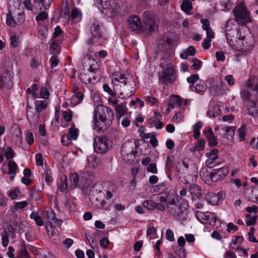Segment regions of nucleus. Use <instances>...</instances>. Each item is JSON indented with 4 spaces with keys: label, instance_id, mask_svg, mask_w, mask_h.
Here are the masks:
<instances>
[{
    "label": "nucleus",
    "instance_id": "10",
    "mask_svg": "<svg viewBox=\"0 0 258 258\" xmlns=\"http://www.w3.org/2000/svg\"><path fill=\"white\" fill-rule=\"evenodd\" d=\"M143 24L145 28L151 32L154 31L158 27V22L154 16L148 12H145L143 14Z\"/></svg>",
    "mask_w": 258,
    "mask_h": 258
},
{
    "label": "nucleus",
    "instance_id": "5",
    "mask_svg": "<svg viewBox=\"0 0 258 258\" xmlns=\"http://www.w3.org/2000/svg\"><path fill=\"white\" fill-rule=\"evenodd\" d=\"M235 45H230L233 49L239 51H246L250 49L253 45L254 39L252 37H242L237 39V37L234 38Z\"/></svg>",
    "mask_w": 258,
    "mask_h": 258
},
{
    "label": "nucleus",
    "instance_id": "37",
    "mask_svg": "<svg viewBox=\"0 0 258 258\" xmlns=\"http://www.w3.org/2000/svg\"><path fill=\"white\" fill-rule=\"evenodd\" d=\"M50 51L51 54H58L60 52V48L58 44L55 42H52L50 44Z\"/></svg>",
    "mask_w": 258,
    "mask_h": 258
},
{
    "label": "nucleus",
    "instance_id": "14",
    "mask_svg": "<svg viewBox=\"0 0 258 258\" xmlns=\"http://www.w3.org/2000/svg\"><path fill=\"white\" fill-rule=\"evenodd\" d=\"M191 196L192 200H200L203 195V190L201 186L197 184L189 185L188 189Z\"/></svg>",
    "mask_w": 258,
    "mask_h": 258
},
{
    "label": "nucleus",
    "instance_id": "6",
    "mask_svg": "<svg viewBox=\"0 0 258 258\" xmlns=\"http://www.w3.org/2000/svg\"><path fill=\"white\" fill-rule=\"evenodd\" d=\"M90 31L91 36L87 40V43L89 45L96 42L101 37V27L97 20L94 19L91 21Z\"/></svg>",
    "mask_w": 258,
    "mask_h": 258
},
{
    "label": "nucleus",
    "instance_id": "17",
    "mask_svg": "<svg viewBox=\"0 0 258 258\" xmlns=\"http://www.w3.org/2000/svg\"><path fill=\"white\" fill-rule=\"evenodd\" d=\"M46 218L51 227H59L62 223V220L57 219L55 214L53 211H46Z\"/></svg>",
    "mask_w": 258,
    "mask_h": 258
},
{
    "label": "nucleus",
    "instance_id": "60",
    "mask_svg": "<svg viewBox=\"0 0 258 258\" xmlns=\"http://www.w3.org/2000/svg\"><path fill=\"white\" fill-rule=\"evenodd\" d=\"M166 166L167 167V172H170L172 168L173 167V163L170 156H167L166 161Z\"/></svg>",
    "mask_w": 258,
    "mask_h": 258
},
{
    "label": "nucleus",
    "instance_id": "34",
    "mask_svg": "<svg viewBox=\"0 0 258 258\" xmlns=\"http://www.w3.org/2000/svg\"><path fill=\"white\" fill-rule=\"evenodd\" d=\"M97 2L99 1V3L95 4L97 7L100 9V6L101 5L103 10H106L107 9H108L109 7V4L111 3V2H112L113 0H96Z\"/></svg>",
    "mask_w": 258,
    "mask_h": 258
},
{
    "label": "nucleus",
    "instance_id": "50",
    "mask_svg": "<svg viewBox=\"0 0 258 258\" xmlns=\"http://www.w3.org/2000/svg\"><path fill=\"white\" fill-rule=\"evenodd\" d=\"M28 205V203L27 201H23L16 202L15 203L16 209H22L26 207Z\"/></svg>",
    "mask_w": 258,
    "mask_h": 258
},
{
    "label": "nucleus",
    "instance_id": "39",
    "mask_svg": "<svg viewBox=\"0 0 258 258\" xmlns=\"http://www.w3.org/2000/svg\"><path fill=\"white\" fill-rule=\"evenodd\" d=\"M9 174H13L16 173L17 168V165L13 160H10L8 163Z\"/></svg>",
    "mask_w": 258,
    "mask_h": 258
},
{
    "label": "nucleus",
    "instance_id": "35",
    "mask_svg": "<svg viewBox=\"0 0 258 258\" xmlns=\"http://www.w3.org/2000/svg\"><path fill=\"white\" fill-rule=\"evenodd\" d=\"M143 206L145 208L152 210L156 209L157 203L151 200H146L143 202Z\"/></svg>",
    "mask_w": 258,
    "mask_h": 258
},
{
    "label": "nucleus",
    "instance_id": "11",
    "mask_svg": "<svg viewBox=\"0 0 258 258\" xmlns=\"http://www.w3.org/2000/svg\"><path fill=\"white\" fill-rule=\"evenodd\" d=\"M128 28L137 33L142 31L143 25L140 18L137 15H131L127 20Z\"/></svg>",
    "mask_w": 258,
    "mask_h": 258
},
{
    "label": "nucleus",
    "instance_id": "63",
    "mask_svg": "<svg viewBox=\"0 0 258 258\" xmlns=\"http://www.w3.org/2000/svg\"><path fill=\"white\" fill-rule=\"evenodd\" d=\"M43 176L45 178V181L48 184H50L52 181L53 179H52V177L51 176L50 173H49V171H48V170L44 172Z\"/></svg>",
    "mask_w": 258,
    "mask_h": 258
},
{
    "label": "nucleus",
    "instance_id": "3",
    "mask_svg": "<svg viewBox=\"0 0 258 258\" xmlns=\"http://www.w3.org/2000/svg\"><path fill=\"white\" fill-rule=\"evenodd\" d=\"M94 116L95 118L98 116L100 120L111 122L114 119V115L113 110L109 107L98 105L95 109Z\"/></svg>",
    "mask_w": 258,
    "mask_h": 258
},
{
    "label": "nucleus",
    "instance_id": "61",
    "mask_svg": "<svg viewBox=\"0 0 258 258\" xmlns=\"http://www.w3.org/2000/svg\"><path fill=\"white\" fill-rule=\"evenodd\" d=\"M50 61L51 62V68H53L55 67L58 63L57 57L56 55H53L50 57Z\"/></svg>",
    "mask_w": 258,
    "mask_h": 258
},
{
    "label": "nucleus",
    "instance_id": "54",
    "mask_svg": "<svg viewBox=\"0 0 258 258\" xmlns=\"http://www.w3.org/2000/svg\"><path fill=\"white\" fill-rule=\"evenodd\" d=\"M201 22L203 24V28L204 30L206 31L207 30L211 29L210 26V21L208 19H202L201 20Z\"/></svg>",
    "mask_w": 258,
    "mask_h": 258
},
{
    "label": "nucleus",
    "instance_id": "27",
    "mask_svg": "<svg viewBox=\"0 0 258 258\" xmlns=\"http://www.w3.org/2000/svg\"><path fill=\"white\" fill-rule=\"evenodd\" d=\"M60 16L67 19L70 18V8L69 5L68 3L62 4L61 9Z\"/></svg>",
    "mask_w": 258,
    "mask_h": 258
},
{
    "label": "nucleus",
    "instance_id": "4",
    "mask_svg": "<svg viewBox=\"0 0 258 258\" xmlns=\"http://www.w3.org/2000/svg\"><path fill=\"white\" fill-rule=\"evenodd\" d=\"M240 94L244 100H249L246 105L248 114L253 117L256 116L258 115V106L257 105L256 101L251 100L252 94L249 91L248 89H243L241 91Z\"/></svg>",
    "mask_w": 258,
    "mask_h": 258
},
{
    "label": "nucleus",
    "instance_id": "49",
    "mask_svg": "<svg viewBox=\"0 0 258 258\" xmlns=\"http://www.w3.org/2000/svg\"><path fill=\"white\" fill-rule=\"evenodd\" d=\"M15 153L10 147H8L5 152V155L7 159H10L14 157Z\"/></svg>",
    "mask_w": 258,
    "mask_h": 258
},
{
    "label": "nucleus",
    "instance_id": "22",
    "mask_svg": "<svg viewBox=\"0 0 258 258\" xmlns=\"http://www.w3.org/2000/svg\"><path fill=\"white\" fill-rule=\"evenodd\" d=\"M17 258H30L25 244H22L17 254Z\"/></svg>",
    "mask_w": 258,
    "mask_h": 258
},
{
    "label": "nucleus",
    "instance_id": "24",
    "mask_svg": "<svg viewBox=\"0 0 258 258\" xmlns=\"http://www.w3.org/2000/svg\"><path fill=\"white\" fill-rule=\"evenodd\" d=\"M107 121H104L103 120L98 121L97 117H95L93 116V122L94 129L97 132L103 131V127L106 124Z\"/></svg>",
    "mask_w": 258,
    "mask_h": 258
},
{
    "label": "nucleus",
    "instance_id": "7",
    "mask_svg": "<svg viewBox=\"0 0 258 258\" xmlns=\"http://www.w3.org/2000/svg\"><path fill=\"white\" fill-rule=\"evenodd\" d=\"M109 141L106 138L97 137L94 142V151L99 154L106 153L111 147Z\"/></svg>",
    "mask_w": 258,
    "mask_h": 258
},
{
    "label": "nucleus",
    "instance_id": "21",
    "mask_svg": "<svg viewBox=\"0 0 258 258\" xmlns=\"http://www.w3.org/2000/svg\"><path fill=\"white\" fill-rule=\"evenodd\" d=\"M7 74L8 77V82L7 83L5 82V81L7 80V77L0 76V88H3L6 84H7V86L9 88H11L13 86L12 79L13 78V76L9 72H7Z\"/></svg>",
    "mask_w": 258,
    "mask_h": 258
},
{
    "label": "nucleus",
    "instance_id": "15",
    "mask_svg": "<svg viewBox=\"0 0 258 258\" xmlns=\"http://www.w3.org/2000/svg\"><path fill=\"white\" fill-rule=\"evenodd\" d=\"M166 207L170 214L173 216H179L182 213L181 207L175 204L174 199H172L171 201L167 202Z\"/></svg>",
    "mask_w": 258,
    "mask_h": 258
},
{
    "label": "nucleus",
    "instance_id": "9",
    "mask_svg": "<svg viewBox=\"0 0 258 258\" xmlns=\"http://www.w3.org/2000/svg\"><path fill=\"white\" fill-rule=\"evenodd\" d=\"M236 21V19H231L228 20L225 24V29L226 37L230 45H235L234 37L233 34L236 33V30L234 29V23Z\"/></svg>",
    "mask_w": 258,
    "mask_h": 258
},
{
    "label": "nucleus",
    "instance_id": "2",
    "mask_svg": "<svg viewBox=\"0 0 258 258\" xmlns=\"http://www.w3.org/2000/svg\"><path fill=\"white\" fill-rule=\"evenodd\" d=\"M228 170L227 166L215 168L212 171H208L207 168H202L200 171V175L207 183L211 184L212 182L223 178L227 174Z\"/></svg>",
    "mask_w": 258,
    "mask_h": 258
},
{
    "label": "nucleus",
    "instance_id": "13",
    "mask_svg": "<svg viewBox=\"0 0 258 258\" xmlns=\"http://www.w3.org/2000/svg\"><path fill=\"white\" fill-rule=\"evenodd\" d=\"M162 116L158 111H155L154 116L150 118L148 120V123L151 125L155 126L157 130L161 129L163 126V122L161 121Z\"/></svg>",
    "mask_w": 258,
    "mask_h": 258
},
{
    "label": "nucleus",
    "instance_id": "51",
    "mask_svg": "<svg viewBox=\"0 0 258 258\" xmlns=\"http://www.w3.org/2000/svg\"><path fill=\"white\" fill-rule=\"evenodd\" d=\"M199 79L198 74H194L187 78V81L188 83L192 84V85Z\"/></svg>",
    "mask_w": 258,
    "mask_h": 258
},
{
    "label": "nucleus",
    "instance_id": "29",
    "mask_svg": "<svg viewBox=\"0 0 258 258\" xmlns=\"http://www.w3.org/2000/svg\"><path fill=\"white\" fill-rule=\"evenodd\" d=\"M246 126L245 124H242L237 130V134L239 142H243L245 140Z\"/></svg>",
    "mask_w": 258,
    "mask_h": 258
},
{
    "label": "nucleus",
    "instance_id": "43",
    "mask_svg": "<svg viewBox=\"0 0 258 258\" xmlns=\"http://www.w3.org/2000/svg\"><path fill=\"white\" fill-rule=\"evenodd\" d=\"M205 141L204 139H199L195 143V148L198 151H202L204 149Z\"/></svg>",
    "mask_w": 258,
    "mask_h": 258
},
{
    "label": "nucleus",
    "instance_id": "28",
    "mask_svg": "<svg viewBox=\"0 0 258 258\" xmlns=\"http://www.w3.org/2000/svg\"><path fill=\"white\" fill-rule=\"evenodd\" d=\"M70 180L71 181V184L70 185L71 189H75L78 185L79 180V176L78 173H71L70 176Z\"/></svg>",
    "mask_w": 258,
    "mask_h": 258
},
{
    "label": "nucleus",
    "instance_id": "25",
    "mask_svg": "<svg viewBox=\"0 0 258 258\" xmlns=\"http://www.w3.org/2000/svg\"><path fill=\"white\" fill-rule=\"evenodd\" d=\"M115 110L117 114L121 117L127 112V109L124 103H120L115 106Z\"/></svg>",
    "mask_w": 258,
    "mask_h": 258
},
{
    "label": "nucleus",
    "instance_id": "16",
    "mask_svg": "<svg viewBox=\"0 0 258 258\" xmlns=\"http://www.w3.org/2000/svg\"><path fill=\"white\" fill-rule=\"evenodd\" d=\"M204 135L208 140L209 146L210 147L216 146L218 144V141L214 134L211 127H208L203 132Z\"/></svg>",
    "mask_w": 258,
    "mask_h": 258
},
{
    "label": "nucleus",
    "instance_id": "12",
    "mask_svg": "<svg viewBox=\"0 0 258 258\" xmlns=\"http://www.w3.org/2000/svg\"><path fill=\"white\" fill-rule=\"evenodd\" d=\"M233 12L236 18L243 20L246 22L250 21L246 9L242 3L237 6L233 10Z\"/></svg>",
    "mask_w": 258,
    "mask_h": 258
},
{
    "label": "nucleus",
    "instance_id": "42",
    "mask_svg": "<svg viewBox=\"0 0 258 258\" xmlns=\"http://www.w3.org/2000/svg\"><path fill=\"white\" fill-rule=\"evenodd\" d=\"M175 252L180 258H185L186 257V254L184 247H176Z\"/></svg>",
    "mask_w": 258,
    "mask_h": 258
},
{
    "label": "nucleus",
    "instance_id": "18",
    "mask_svg": "<svg viewBox=\"0 0 258 258\" xmlns=\"http://www.w3.org/2000/svg\"><path fill=\"white\" fill-rule=\"evenodd\" d=\"M137 147L134 143L128 142L124 143L121 149V154L137 153Z\"/></svg>",
    "mask_w": 258,
    "mask_h": 258
},
{
    "label": "nucleus",
    "instance_id": "47",
    "mask_svg": "<svg viewBox=\"0 0 258 258\" xmlns=\"http://www.w3.org/2000/svg\"><path fill=\"white\" fill-rule=\"evenodd\" d=\"M63 117L68 122L72 120L73 113L71 111H62Z\"/></svg>",
    "mask_w": 258,
    "mask_h": 258
},
{
    "label": "nucleus",
    "instance_id": "32",
    "mask_svg": "<svg viewBox=\"0 0 258 258\" xmlns=\"http://www.w3.org/2000/svg\"><path fill=\"white\" fill-rule=\"evenodd\" d=\"M180 7L183 11L188 14L192 9V4L189 0H183Z\"/></svg>",
    "mask_w": 258,
    "mask_h": 258
},
{
    "label": "nucleus",
    "instance_id": "36",
    "mask_svg": "<svg viewBox=\"0 0 258 258\" xmlns=\"http://www.w3.org/2000/svg\"><path fill=\"white\" fill-rule=\"evenodd\" d=\"M70 138L73 140H76L78 137V130L74 126H72L69 128L68 134Z\"/></svg>",
    "mask_w": 258,
    "mask_h": 258
},
{
    "label": "nucleus",
    "instance_id": "31",
    "mask_svg": "<svg viewBox=\"0 0 258 258\" xmlns=\"http://www.w3.org/2000/svg\"><path fill=\"white\" fill-rule=\"evenodd\" d=\"M30 218L33 219L36 225L38 226H41L43 225V222L41 217L39 216L37 212L35 211L32 212L30 215Z\"/></svg>",
    "mask_w": 258,
    "mask_h": 258
},
{
    "label": "nucleus",
    "instance_id": "53",
    "mask_svg": "<svg viewBox=\"0 0 258 258\" xmlns=\"http://www.w3.org/2000/svg\"><path fill=\"white\" fill-rule=\"evenodd\" d=\"M15 20L14 17L11 15V13L9 12V14L7 15V20L6 24L9 26H12L13 24H15Z\"/></svg>",
    "mask_w": 258,
    "mask_h": 258
},
{
    "label": "nucleus",
    "instance_id": "38",
    "mask_svg": "<svg viewBox=\"0 0 258 258\" xmlns=\"http://www.w3.org/2000/svg\"><path fill=\"white\" fill-rule=\"evenodd\" d=\"M72 140L68 134H63L61 137V142L63 146H67L72 144Z\"/></svg>",
    "mask_w": 258,
    "mask_h": 258
},
{
    "label": "nucleus",
    "instance_id": "40",
    "mask_svg": "<svg viewBox=\"0 0 258 258\" xmlns=\"http://www.w3.org/2000/svg\"><path fill=\"white\" fill-rule=\"evenodd\" d=\"M47 106V104L46 101H41L36 105L35 109L37 112L39 113L44 110Z\"/></svg>",
    "mask_w": 258,
    "mask_h": 258
},
{
    "label": "nucleus",
    "instance_id": "26",
    "mask_svg": "<svg viewBox=\"0 0 258 258\" xmlns=\"http://www.w3.org/2000/svg\"><path fill=\"white\" fill-rule=\"evenodd\" d=\"M137 153L125 154L121 155L123 160L128 164H132L136 159V155Z\"/></svg>",
    "mask_w": 258,
    "mask_h": 258
},
{
    "label": "nucleus",
    "instance_id": "58",
    "mask_svg": "<svg viewBox=\"0 0 258 258\" xmlns=\"http://www.w3.org/2000/svg\"><path fill=\"white\" fill-rule=\"evenodd\" d=\"M201 66V61L197 58L193 59V64L191 67L192 70L199 69Z\"/></svg>",
    "mask_w": 258,
    "mask_h": 258
},
{
    "label": "nucleus",
    "instance_id": "55",
    "mask_svg": "<svg viewBox=\"0 0 258 258\" xmlns=\"http://www.w3.org/2000/svg\"><path fill=\"white\" fill-rule=\"evenodd\" d=\"M147 170L148 172H150L153 173H157V169L156 168V165L155 163H151L149 164Z\"/></svg>",
    "mask_w": 258,
    "mask_h": 258
},
{
    "label": "nucleus",
    "instance_id": "44",
    "mask_svg": "<svg viewBox=\"0 0 258 258\" xmlns=\"http://www.w3.org/2000/svg\"><path fill=\"white\" fill-rule=\"evenodd\" d=\"M103 88L104 91L107 92L111 96H115L117 92V90H114L113 88L112 90L107 84H104L103 85Z\"/></svg>",
    "mask_w": 258,
    "mask_h": 258
},
{
    "label": "nucleus",
    "instance_id": "19",
    "mask_svg": "<svg viewBox=\"0 0 258 258\" xmlns=\"http://www.w3.org/2000/svg\"><path fill=\"white\" fill-rule=\"evenodd\" d=\"M120 10V6L115 1L113 0L109 4V7L106 10L105 14H110V16L116 15Z\"/></svg>",
    "mask_w": 258,
    "mask_h": 258
},
{
    "label": "nucleus",
    "instance_id": "20",
    "mask_svg": "<svg viewBox=\"0 0 258 258\" xmlns=\"http://www.w3.org/2000/svg\"><path fill=\"white\" fill-rule=\"evenodd\" d=\"M247 87L251 91H254L258 95V78L250 77L247 81Z\"/></svg>",
    "mask_w": 258,
    "mask_h": 258
},
{
    "label": "nucleus",
    "instance_id": "52",
    "mask_svg": "<svg viewBox=\"0 0 258 258\" xmlns=\"http://www.w3.org/2000/svg\"><path fill=\"white\" fill-rule=\"evenodd\" d=\"M254 228L253 227H250V231L248 233V240L250 241L253 242H256L257 241L256 239L254 237Z\"/></svg>",
    "mask_w": 258,
    "mask_h": 258
},
{
    "label": "nucleus",
    "instance_id": "45",
    "mask_svg": "<svg viewBox=\"0 0 258 258\" xmlns=\"http://www.w3.org/2000/svg\"><path fill=\"white\" fill-rule=\"evenodd\" d=\"M48 18V15L45 12H41L36 17V20L37 22L43 21Z\"/></svg>",
    "mask_w": 258,
    "mask_h": 258
},
{
    "label": "nucleus",
    "instance_id": "62",
    "mask_svg": "<svg viewBox=\"0 0 258 258\" xmlns=\"http://www.w3.org/2000/svg\"><path fill=\"white\" fill-rule=\"evenodd\" d=\"M166 238L168 240L173 241L174 240L173 232L170 229L166 231Z\"/></svg>",
    "mask_w": 258,
    "mask_h": 258
},
{
    "label": "nucleus",
    "instance_id": "56",
    "mask_svg": "<svg viewBox=\"0 0 258 258\" xmlns=\"http://www.w3.org/2000/svg\"><path fill=\"white\" fill-rule=\"evenodd\" d=\"M175 100H172L168 103V107L169 108L173 109L176 106H180V104L178 101V98H175Z\"/></svg>",
    "mask_w": 258,
    "mask_h": 258
},
{
    "label": "nucleus",
    "instance_id": "23",
    "mask_svg": "<svg viewBox=\"0 0 258 258\" xmlns=\"http://www.w3.org/2000/svg\"><path fill=\"white\" fill-rule=\"evenodd\" d=\"M87 161L89 166L93 168H96L99 163V159H97L94 155L88 156Z\"/></svg>",
    "mask_w": 258,
    "mask_h": 258
},
{
    "label": "nucleus",
    "instance_id": "64",
    "mask_svg": "<svg viewBox=\"0 0 258 258\" xmlns=\"http://www.w3.org/2000/svg\"><path fill=\"white\" fill-rule=\"evenodd\" d=\"M11 44L14 47H17L19 45L18 38L15 35H13L11 37Z\"/></svg>",
    "mask_w": 258,
    "mask_h": 258
},
{
    "label": "nucleus",
    "instance_id": "57",
    "mask_svg": "<svg viewBox=\"0 0 258 258\" xmlns=\"http://www.w3.org/2000/svg\"><path fill=\"white\" fill-rule=\"evenodd\" d=\"M26 140L27 143L31 145L34 142V138L33 134L31 133H27L26 134Z\"/></svg>",
    "mask_w": 258,
    "mask_h": 258
},
{
    "label": "nucleus",
    "instance_id": "46",
    "mask_svg": "<svg viewBox=\"0 0 258 258\" xmlns=\"http://www.w3.org/2000/svg\"><path fill=\"white\" fill-rule=\"evenodd\" d=\"M20 193V189L18 187H16L9 194L8 196L12 200H15L17 198L18 194Z\"/></svg>",
    "mask_w": 258,
    "mask_h": 258
},
{
    "label": "nucleus",
    "instance_id": "48",
    "mask_svg": "<svg viewBox=\"0 0 258 258\" xmlns=\"http://www.w3.org/2000/svg\"><path fill=\"white\" fill-rule=\"evenodd\" d=\"M235 127L234 126H227L225 128V132L226 135L233 137L234 135Z\"/></svg>",
    "mask_w": 258,
    "mask_h": 258
},
{
    "label": "nucleus",
    "instance_id": "41",
    "mask_svg": "<svg viewBox=\"0 0 258 258\" xmlns=\"http://www.w3.org/2000/svg\"><path fill=\"white\" fill-rule=\"evenodd\" d=\"M218 151L217 149H213L209 153H207L206 154V156L208 158L216 160L218 158Z\"/></svg>",
    "mask_w": 258,
    "mask_h": 258
},
{
    "label": "nucleus",
    "instance_id": "1",
    "mask_svg": "<svg viewBox=\"0 0 258 258\" xmlns=\"http://www.w3.org/2000/svg\"><path fill=\"white\" fill-rule=\"evenodd\" d=\"M114 90L119 93L118 97L124 99L133 96L136 90V83L132 77L124 74H119L112 80Z\"/></svg>",
    "mask_w": 258,
    "mask_h": 258
},
{
    "label": "nucleus",
    "instance_id": "8",
    "mask_svg": "<svg viewBox=\"0 0 258 258\" xmlns=\"http://www.w3.org/2000/svg\"><path fill=\"white\" fill-rule=\"evenodd\" d=\"M174 73L172 65L170 63L167 64L164 70L159 74L160 81L166 84L171 83L174 79Z\"/></svg>",
    "mask_w": 258,
    "mask_h": 258
},
{
    "label": "nucleus",
    "instance_id": "30",
    "mask_svg": "<svg viewBox=\"0 0 258 258\" xmlns=\"http://www.w3.org/2000/svg\"><path fill=\"white\" fill-rule=\"evenodd\" d=\"M80 175L82 179L91 181L94 178L93 174L90 171H80Z\"/></svg>",
    "mask_w": 258,
    "mask_h": 258
},
{
    "label": "nucleus",
    "instance_id": "33",
    "mask_svg": "<svg viewBox=\"0 0 258 258\" xmlns=\"http://www.w3.org/2000/svg\"><path fill=\"white\" fill-rule=\"evenodd\" d=\"M195 88V91L198 92H204L206 89V85L204 81H199V83H197L196 86H192V90Z\"/></svg>",
    "mask_w": 258,
    "mask_h": 258
},
{
    "label": "nucleus",
    "instance_id": "59",
    "mask_svg": "<svg viewBox=\"0 0 258 258\" xmlns=\"http://www.w3.org/2000/svg\"><path fill=\"white\" fill-rule=\"evenodd\" d=\"M24 15L22 14H19L18 15V18L15 20V24L17 25H20L23 24L24 22Z\"/></svg>",
    "mask_w": 258,
    "mask_h": 258
}]
</instances>
